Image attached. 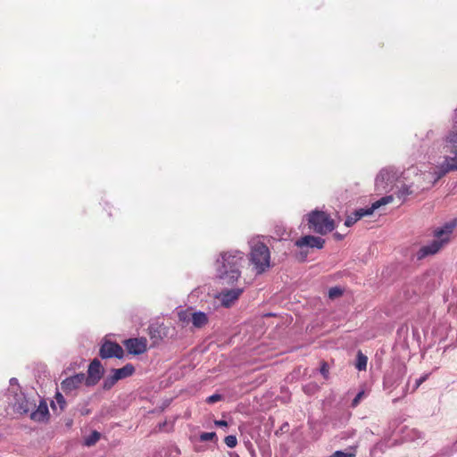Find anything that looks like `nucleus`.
<instances>
[{
  "mask_svg": "<svg viewBox=\"0 0 457 457\" xmlns=\"http://www.w3.org/2000/svg\"><path fill=\"white\" fill-rule=\"evenodd\" d=\"M328 365L327 362H323L320 366V372L322 374L324 378H328Z\"/></svg>",
  "mask_w": 457,
  "mask_h": 457,
  "instance_id": "nucleus-30",
  "label": "nucleus"
},
{
  "mask_svg": "<svg viewBox=\"0 0 457 457\" xmlns=\"http://www.w3.org/2000/svg\"><path fill=\"white\" fill-rule=\"evenodd\" d=\"M229 457H239V455L236 453H230Z\"/></svg>",
  "mask_w": 457,
  "mask_h": 457,
  "instance_id": "nucleus-37",
  "label": "nucleus"
},
{
  "mask_svg": "<svg viewBox=\"0 0 457 457\" xmlns=\"http://www.w3.org/2000/svg\"><path fill=\"white\" fill-rule=\"evenodd\" d=\"M325 244V240L322 237L307 235L300 237L295 241V245L298 247H310L322 249Z\"/></svg>",
  "mask_w": 457,
  "mask_h": 457,
  "instance_id": "nucleus-13",
  "label": "nucleus"
},
{
  "mask_svg": "<svg viewBox=\"0 0 457 457\" xmlns=\"http://www.w3.org/2000/svg\"><path fill=\"white\" fill-rule=\"evenodd\" d=\"M12 407L15 412L29 415L35 422H46L49 420V410L45 400H40L37 406L36 401L27 397L23 393L16 394Z\"/></svg>",
  "mask_w": 457,
  "mask_h": 457,
  "instance_id": "nucleus-3",
  "label": "nucleus"
},
{
  "mask_svg": "<svg viewBox=\"0 0 457 457\" xmlns=\"http://www.w3.org/2000/svg\"><path fill=\"white\" fill-rule=\"evenodd\" d=\"M442 147L445 154L444 161L433 172L425 174L433 179L432 186L447 173L457 171V124L452 123V127L445 133Z\"/></svg>",
  "mask_w": 457,
  "mask_h": 457,
  "instance_id": "nucleus-1",
  "label": "nucleus"
},
{
  "mask_svg": "<svg viewBox=\"0 0 457 457\" xmlns=\"http://www.w3.org/2000/svg\"><path fill=\"white\" fill-rule=\"evenodd\" d=\"M245 253L239 250H229L220 253L215 262L216 276L223 284L233 285L241 277V267Z\"/></svg>",
  "mask_w": 457,
  "mask_h": 457,
  "instance_id": "nucleus-2",
  "label": "nucleus"
},
{
  "mask_svg": "<svg viewBox=\"0 0 457 457\" xmlns=\"http://www.w3.org/2000/svg\"><path fill=\"white\" fill-rule=\"evenodd\" d=\"M428 376V375L426 374L417 378L413 386V390H416L427 379Z\"/></svg>",
  "mask_w": 457,
  "mask_h": 457,
  "instance_id": "nucleus-31",
  "label": "nucleus"
},
{
  "mask_svg": "<svg viewBox=\"0 0 457 457\" xmlns=\"http://www.w3.org/2000/svg\"><path fill=\"white\" fill-rule=\"evenodd\" d=\"M451 121L453 124H457V107L454 109L453 113L451 118Z\"/></svg>",
  "mask_w": 457,
  "mask_h": 457,
  "instance_id": "nucleus-33",
  "label": "nucleus"
},
{
  "mask_svg": "<svg viewBox=\"0 0 457 457\" xmlns=\"http://www.w3.org/2000/svg\"><path fill=\"white\" fill-rule=\"evenodd\" d=\"M199 439L201 442L207 441H217V435L215 432H203L199 436Z\"/></svg>",
  "mask_w": 457,
  "mask_h": 457,
  "instance_id": "nucleus-23",
  "label": "nucleus"
},
{
  "mask_svg": "<svg viewBox=\"0 0 457 457\" xmlns=\"http://www.w3.org/2000/svg\"><path fill=\"white\" fill-rule=\"evenodd\" d=\"M111 373L104 378L102 384V387L105 391L112 389L119 380L132 376L135 373V367L131 363H127L122 368L112 369Z\"/></svg>",
  "mask_w": 457,
  "mask_h": 457,
  "instance_id": "nucleus-7",
  "label": "nucleus"
},
{
  "mask_svg": "<svg viewBox=\"0 0 457 457\" xmlns=\"http://www.w3.org/2000/svg\"><path fill=\"white\" fill-rule=\"evenodd\" d=\"M414 193L411 185H403L397 191V197L404 202L407 197Z\"/></svg>",
  "mask_w": 457,
  "mask_h": 457,
  "instance_id": "nucleus-19",
  "label": "nucleus"
},
{
  "mask_svg": "<svg viewBox=\"0 0 457 457\" xmlns=\"http://www.w3.org/2000/svg\"><path fill=\"white\" fill-rule=\"evenodd\" d=\"M83 382L86 384V376L79 372L63 379L61 383V388L65 394H69L79 388Z\"/></svg>",
  "mask_w": 457,
  "mask_h": 457,
  "instance_id": "nucleus-12",
  "label": "nucleus"
},
{
  "mask_svg": "<svg viewBox=\"0 0 457 457\" xmlns=\"http://www.w3.org/2000/svg\"><path fill=\"white\" fill-rule=\"evenodd\" d=\"M222 396L220 394H213L206 398V403L209 404H213L218 401L221 400Z\"/></svg>",
  "mask_w": 457,
  "mask_h": 457,
  "instance_id": "nucleus-28",
  "label": "nucleus"
},
{
  "mask_svg": "<svg viewBox=\"0 0 457 457\" xmlns=\"http://www.w3.org/2000/svg\"><path fill=\"white\" fill-rule=\"evenodd\" d=\"M10 384H11V385L18 384V379H17V378H12L10 379Z\"/></svg>",
  "mask_w": 457,
  "mask_h": 457,
  "instance_id": "nucleus-36",
  "label": "nucleus"
},
{
  "mask_svg": "<svg viewBox=\"0 0 457 457\" xmlns=\"http://www.w3.org/2000/svg\"><path fill=\"white\" fill-rule=\"evenodd\" d=\"M368 357L364 355L361 351H358L355 361V368L361 371L367 368Z\"/></svg>",
  "mask_w": 457,
  "mask_h": 457,
  "instance_id": "nucleus-20",
  "label": "nucleus"
},
{
  "mask_svg": "<svg viewBox=\"0 0 457 457\" xmlns=\"http://www.w3.org/2000/svg\"><path fill=\"white\" fill-rule=\"evenodd\" d=\"M368 211L365 208H360L356 210L352 216H348L345 220V225L350 227L353 225L357 220L364 216H368Z\"/></svg>",
  "mask_w": 457,
  "mask_h": 457,
  "instance_id": "nucleus-17",
  "label": "nucleus"
},
{
  "mask_svg": "<svg viewBox=\"0 0 457 457\" xmlns=\"http://www.w3.org/2000/svg\"><path fill=\"white\" fill-rule=\"evenodd\" d=\"M344 293V290L340 287H333L328 290V297L330 299H336L341 296Z\"/></svg>",
  "mask_w": 457,
  "mask_h": 457,
  "instance_id": "nucleus-24",
  "label": "nucleus"
},
{
  "mask_svg": "<svg viewBox=\"0 0 457 457\" xmlns=\"http://www.w3.org/2000/svg\"><path fill=\"white\" fill-rule=\"evenodd\" d=\"M56 403L60 405L61 410L64 409L65 406V399L61 393H56L55 395Z\"/></svg>",
  "mask_w": 457,
  "mask_h": 457,
  "instance_id": "nucleus-29",
  "label": "nucleus"
},
{
  "mask_svg": "<svg viewBox=\"0 0 457 457\" xmlns=\"http://www.w3.org/2000/svg\"><path fill=\"white\" fill-rule=\"evenodd\" d=\"M148 330L151 340L157 345L167 336L168 328L163 324H152L148 327Z\"/></svg>",
  "mask_w": 457,
  "mask_h": 457,
  "instance_id": "nucleus-15",
  "label": "nucleus"
},
{
  "mask_svg": "<svg viewBox=\"0 0 457 457\" xmlns=\"http://www.w3.org/2000/svg\"><path fill=\"white\" fill-rule=\"evenodd\" d=\"M310 230L320 235H327L335 229V221L326 212L313 210L305 215Z\"/></svg>",
  "mask_w": 457,
  "mask_h": 457,
  "instance_id": "nucleus-6",
  "label": "nucleus"
},
{
  "mask_svg": "<svg viewBox=\"0 0 457 457\" xmlns=\"http://www.w3.org/2000/svg\"><path fill=\"white\" fill-rule=\"evenodd\" d=\"M101 434L94 430L88 436L85 438L84 445L87 446H92L94 445L99 439H100Z\"/></svg>",
  "mask_w": 457,
  "mask_h": 457,
  "instance_id": "nucleus-22",
  "label": "nucleus"
},
{
  "mask_svg": "<svg viewBox=\"0 0 457 457\" xmlns=\"http://www.w3.org/2000/svg\"><path fill=\"white\" fill-rule=\"evenodd\" d=\"M209 321L208 316L205 312L197 311L191 313V323L195 328H204Z\"/></svg>",
  "mask_w": 457,
  "mask_h": 457,
  "instance_id": "nucleus-16",
  "label": "nucleus"
},
{
  "mask_svg": "<svg viewBox=\"0 0 457 457\" xmlns=\"http://www.w3.org/2000/svg\"><path fill=\"white\" fill-rule=\"evenodd\" d=\"M434 135H435V131L430 129L427 133V137L429 138V137H433Z\"/></svg>",
  "mask_w": 457,
  "mask_h": 457,
  "instance_id": "nucleus-35",
  "label": "nucleus"
},
{
  "mask_svg": "<svg viewBox=\"0 0 457 457\" xmlns=\"http://www.w3.org/2000/svg\"><path fill=\"white\" fill-rule=\"evenodd\" d=\"M214 423L218 427H228V422L226 420H215Z\"/></svg>",
  "mask_w": 457,
  "mask_h": 457,
  "instance_id": "nucleus-32",
  "label": "nucleus"
},
{
  "mask_svg": "<svg viewBox=\"0 0 457 457\" xmlns=\"http://www.w3.org/2000/svg\"><path fill=\"white\" fill-rule=\"evenodd\" d=\"M99 355L102 359H110L112 357L121 359L124 355V352L118 343L106 340L100 347Z\"/></svg>",
  "mask_w": 457,
  "mask_h": 457,
  "instance_id": "nucleus-10",
  "label": "nucleus"
},
{
  "mask_svg": "<svg viewBox=\"0 0 457 457\" xmlns=\"http://www.w3.org/2000/svg\"><path fill=\"white\" fill-rule=\"evenodd\" d=\"M334 237L337 239V240H342L344 238V236L339 234L338 232H336L334 233Z\"/></svg>",
  "mask_w": 457,
  "mask_h": 457,
  "instance_id": "nucleus-34",
  "label": "nucleus"
},
{
  "mask_svg": "<svg viewBox=\"0 0 457 457\" xmlns=\"http://www.w3.org/2000/svg\"><path fill=\"white\" fill-rule=\"evenodd\" d=\"M394 197L393 195H386L378 199V201L374 202L370 207H366L365 209L368 211V214L370 215L373 213V212L382 205H386L393 201Z\"/></svg>",
  "mask_w": 457,
  "mask_h": 457,
  "instance_id": "nucleus-18",
  "label": "nucleus"
},
{
  "mask_svg": "<svg viewBox=\"0 0 457 457\" xmlns=\"http://www.w3.org/2000/svg\"><path fill=\"white\" fill-rule=\"evenodd\" d=\"M244 292V288H231L220 292V297L222 306L228 308L232 303L238 299Z\"/></svg>",
  "mask_w": 457,
  "mask_h": 457,
  "instance_id": "nucleus-14",
  "label": "nucleus"
},
{
  "mask_svg": "<svg viewBox=\"0 0 457 457\" xmlns=\"http://www.w3.org/2000/svg\"><path fill=\"white\" fill-rule=\"evenodd\" d=\"M251 248L250 262L254 266L257 274L263 273L270 266V253L269 247L260 240V237L249 241Z\"/></svg>",
  "mask_w": 457,
  "mask_h": 457,
  "instance_id": "nucleus-5",
  "label": "nucleus"
},
{
  "mask_svg": "<svg viewBox=\"0 0 457 457\" xmlns=\"http://www.w3.org/2000/svg\"><path fill=\"white\" fill-rule=\"evenodd\" d=\"M397 178V171L393 167L383 168L375 179L378 191H386Z\"/></svg>",
  "mask_w": 457,
  "mask_h": 457,
  "instance_id": "nucleus-8",
  "label": "nucleus"
},
{
  "mask_svg": "<svg viewBox=\"0 0 457 457\" xmlns=\"http://www.w3.org/2000/svg\"><path fill=\"white\" fill-rule=\"evenodd\" d=\"M457 226V220L453 219L445 222L442 227L434 230L436 237L430 244L422 246L417 253V257L421 260L428 255L436 253L445 244L449 242L450 236Z\"/></svg>",
  "mask_w": 457,
  "mask_h": 457,
  "instance_id": "nucleus-4",
  "label": "nucleus"
},
{
  "mask_svg": "<svg viewBox=\"0 0 457 457\" xmlns=\"http://www.w3.org/2000/svg\"><path fill=\"white\" fill-rule=\"evenodd\" d=\"M365 395V392L363 390L360 391L356 395L355 397L353 399L352 403H351V406L353 408H355L358 406V404L360 403V402L361 401V399L364 397Z\"/></svg>",
  "mask_w": 457,
  "mask_h": 457,
  "instance_id": "nucleus-27",
  "label": "nucleus"
},
{
  "mask_svg": "<svg viewBox=\"0 0 457 457\" xmlns=\"http://www.w3.org/2000/svg\"><path fill=\"white\" fill-rule=\"evenodd\" d=\"M191 312L187 310V311H180L178 313V316H179V320L183 322V323H188V322H191Z\"/></svg>",
  "mask_w": 457,
  "mask_h": 457,
  "instance_id": "nucleus-25",
  "label": "nucleus"
},
{
  "mask_svg": "<svg viewBox=\"0 0 457 457\" xmlns=\"http://www.w3.org/2000/svg\"><path fill=\"white\" fill-rule=\"evenodd\" d=\"M124 346L129 353L139 355L147 349V340L145 337L129 338L124 341Z\"/></svg>",
  "mask_w": 457,
  "mask_h": 457,
  "instance_id": "nucleus-11",
  "label": "nucleus"
},
{
  "mask_svg": "<svg viewBox=\"0 0 457 457\" xmlns=\"http://www.w3.org/2000/svg\"><path fill=\"white\" fill-rule=\"evenodd\" d=\"M104 370L101 361L95 358L90 362L87 369V377L86 378V386H96L101 378L103 377Z\"/></svg>",
  "mask_w": 457,
  "mask_h": 457,
  "instance_id": "nucleus-9",
  "label": "nucleus"
},
{
  "mask_svg": "<svg viewBox=\"0 0 457 457\" xmlns=\"http://www.w3.org/2000/svg\"><path fill=\"white\" fill-rule=\"evenodd\" d=\"M226 445L229 448H234L237 445V436L234 435L227 436L224 439Z\"/></svg>",
  "mask_w": 457,
  "mask_h": 457,
  "instance_id": "nucleus-26",
  "label": "nucleus"
},
{
  "mask_svg": "<svg viewBox=\"0 0 457 457\" xmlns=\"http://www.w3.org/2000/svg\"><path fill=\"white\" fill-rule=\"evenodd\" d=\"M356 455V446H350L345 450L336 451L329 457H354Z\"/></svg>",
  "mask_w": 457,
  "mask_h": 457,
  "instance_id": "nucleus-21",
  "label": "nucleus"
}]
</instances>
